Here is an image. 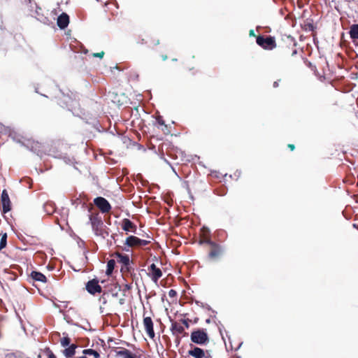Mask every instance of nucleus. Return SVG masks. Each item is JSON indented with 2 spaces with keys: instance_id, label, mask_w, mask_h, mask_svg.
Returning <instances> with one entry per match:
<instances>
[{
  "instance_id": "obj_1",
  "label": "nucleus",
  "mask_w": 358,
  "mask_h": 358,
  "mask_svg": "<svg viewBox=\"0 0 358 358\" xmlns=\"http://www.w3.org/2000/svg\"><path fill=\"white\" fill-rule=\"evenodd\" d=\"M92 229L96 236L105 238L108 233L105 230L103 222L99 213H92L89 216Z\"/></svg>"
},
{
  "instance_id": "obj_2",
  "label": "nucleus",
  "mask_w": 358,
  "mask_h": 358,
  "mask_svg": "<svg viewBox=\"0 0 358 358\" xmlns=\"http://www.w3.org/2000/svg\"><path fill=\"white\" fill-rule=\"evenodd\" d=\"M222 242L213 241L210 243L208 245V255L207 259L210 262H217L219 261L222 256L223 248L222 246Z\"/></svg>"
},
{
  "instance_id": "obj_3",
  "label": "nucleus",
  "mask_w": 358,
  "mask_h": 358,
  "mask_svg": "<svg viewBox=\"0 0 358 358\" xmlns=\"http://www.w3.org/2000/svg\"><path fill=\"white\" fill-rule=\"evenodd\" d=\"M279 48L280 55L285 58L293 57L297 54L296 44L292 40L285 41Z\"/></svg>"
},
{
  "instance_id": "obj_4",
  "label": "nucleus",
  "mask_w": 358,
  "mask_h": 358,
  "mask_svg": "<svg viewBox=\"0 0 358 358\" xmlns=\"http://www.w3.org/2000/svg\"><path fill=\"white\" fill-rule=\"evenodd\" d=\"M257 44L264 50H272L277 46L274 36H264L259 35L257 36Z\"/></svg>"
},
{
  "instance_id": "obj_5",
  "label": "nucleus",
  "mask_w": 358,
  "mask_h": 358,
  "mask_svg": "<svg viewBox=\"0 0 358 358\" xmlns=\"http://www.w3.org/2000/svg\"><path fill=\"white\" fill-rule=\"evenodd\" d=\"M149 243V241L141 239L135 236H129L125 240L123 250L129 251V248L145 246Z\"/></svg>"
},
{
  "instance_id": "obj_6",
  "label": "nucleus",
  "mask_w": 358,
  "mask_h": 358,
  "mask_svg": "<svg viewBox=\"0 0 358 358\" xmlns=\"http://www.w3.org/2000/svg\"><path fill=\"white\" fill-rule=\"evenodd\" d=\"M191 341L194 343L203 345L208 341V336L204 329H198L192 332Z\"/></svg>"
},
{
  "instance_id": "obj_7",
  "label": "nucleus",
  "mask_w": 358,
  "mask_h": 358,
  "mask_svg": "<svg viewBox=\"0 0 358 358\" xmlns=\"http://www.w3.org/2000/svg\"><path fill=\"white\" fill-rule=\"evenodd\" d=\"M94 203L102 213H108L111 210V206L109 202L102 196L95 198Z\"/></svg>"
},
{
  "instance_id": "obj_8",
  "label": "nucleus",
  "mask_w": 358,
  "mask_h": 358,
  "mask_svg": "<svg viewBox=\"0 0 358 358\" xmlns=\"http://www.w3.org/2000/svg\"><path fill=\"white\" fill-rule=\"evenodd\" d=\"M89 199L85 194H79L78 196H76L75 199H71L72 205L76 208H78L79 206H81L83 208H88V210L91 211L92 209V205L90 204L87 206V202Z\"/></svg>"
},
{
  "instance_id": "obj_9",
  "label": "nucleus",
  "mask_w": 358,
  "mask_h": 358,
  "mask_svg": "<svg viewBox=\"0 0 358 358\" xmlns=\"http://www.w3.org/2000/svg\"><path fill=\"white\" fill-rule=\"evenodd\" d=\"M0 206L3 213H6L11 210V202L6 189L2 191L0 199Z\"/></svg>"
},
{
  "instance_id": "obj_10",
  "label": "nucleus",
  "mask_w": 358,
  "mask_h": 358,
  "mask_svg": "<svg viewBox=\"0 0 358 358\" xmlns=\"http://www.w3.org/2000/svg\"><path fill=\"white\" fill-rule=\"evenodd\" d=\"M143 326L145 330L146 331L147 335L152 339H153L155 336L154 327H153V321L152 319L150 316L143 315Z\"/></svg>"
},
{
  "instance_id": "obj_11",
  "label": "nucleus",
  "mask_w": 358,
  "mask_h": 358,
  "mask_svg": "<svg viewBox=\"0 0 358 358\" xmlns=\"http://www.w3.org/2000/svg\"><path fill=\"white\" fill-rule=\"evenodd\" d=\"M148 275L150 277L152 280L155 283L157 282L159 279L162 276V270L157 267V266L153 263L148 266Z\"/></svg>"
},
{
  "instance_id": "obj_12",
  "label": "nucleus",
  "mask_w": 358,
  "mask_h": 358,
  "mask_svg": "<svg viewBox=\"0 0 358 358\" xmlns=\"http://www.w3.org/2000/svg\"><path fill=\"white\" fill-rule=\"evenodd\" d=\"M86 289L90 294L93 295L102 292V288L99 285V280L97 279L89 280L86 284Z\"/></svg>"
},
{
  "instance_id": "obj_13",
  "label": "nucleus",
  "mask_w": 358,
  "mask_h": 358,
  "mask_svg": "<svg viewBox=\"0 0 358 358\" xmlns=\"http://www.w3.org/2000/svg\"><path fill=\"white\" fill-rule=\"evenodd\" d=\"M214 241H212L210 239V230L206 227H203L199 233V244L203 245L206 244L208 245L210 243L213 242Z\"/></svg>"
},
{
  "instance_id": "obj_14",
  "label": "nucleus",
  "mask_w": 358,
  "mask_h": 358,
  "mask_svg": "<svg viewBox=\"0 0 358 358\" xmlns=\"http://www.w3.org/2000/svg\"><path fill=\"white\" fill-rule=\"evenodd\" d=\"M115 357L121 358H139L140 356H137L135 353H133L128 349L124 348H117L115 350Z\"/></svg>"
},
{
  "instance_id": "obj_15",
  "label": "nucleus",
  "mask_w": 358,
  "mask_h": 358,
  "mask_svg": "<svg viewBox=\"0 0 358 358\" xmlns=\"http://www.w3.org/2000/svg\"><path fill=\"white\" fill-rule=\"evenodd\" d=\"M141 44H145L150 48H154L159 44V39L153 34H147L141 39Z\"/></svg>"
},
{
  "instance_id": "obj_16",
  "label": "nucleus",
  "mask_w": 358,
  "mask_h": 358,
  "mask_svg": "<svg viewBox=\"0 0 358 358\" xmlns=\"http://www.w3.org/2000/svg\"><path fill=\"white\" fill-rule=\"evenodd\" d=\"M171 331L172 334L176 336H179L180 335H183L185 336L187 335L186 332H185L184 327L182 326L180 323L177 322H172L171 325Z\"/></svg>"
},
{
  "instance_id": "obj_17",
  "label": "nucleus",
  "mask_w": 358,
  "mask_h": 358,
  "mask_svg": "<svg viewBox=\"0 0 358 358\" xmlns=\"http://www.w3.org/2000/svg\"><path fill=\"white\" fill-rule=\"evenodd\" d=\"M122 229L128 232L136 233L137 231L136 225L132 222L129 219L124 218L122 221Z\"/></svg>"
},
{
  "instance_id": "obj_18",
  "label": "nucleus",
  "mask_w": 358,
  "mask_h": 358,
  "mask_svg": "<svg viewBox=\"0 0 358 358\" xmlns=\"http://www.w3.org/2000/svg\"><path fill=\"white\" fill-rule=\"evenodd\" d=\"M350 37L355 46H358V24H353L348 31Z\"/></svg>"
},
{
  "instance_id": "obj_19",
  "label": "nucleus",
  "mask_w": 358,
  "mask_h": 358,
  "mask_svg": "<svg viewBox=\"0 0 358 358\" xmlns=\"http://www.w3.org/2000/svg\"><path fill=\"white\" fill-rule=\"evenodd\" d=\"M57 24L60 29H64L69 24V16L66 13H62L57 17Z\"/></svg>"
},
{
  "instance_id": "obj_20",
  "label": "nucleus",
  "mask_w": 358,
  "mask_h": 358,
  "mask_svg": "<svg viewBox=\"0 0 358 358\" xmlns=\"http://www.w3.org/2000/svg\"><path fill=\"white\" fill-rule=\"evenodd\" d=\"M29 278L33 281H38L41 282H46L47 278L42 273L33 271L29 275Z\"/></svg>"
},
{
  "instance_id": "obj_21",
  "label": "nucleus",
  "mask_w": 358,
  "mask_h": 358,
  "mask_svg": "<svg viewBox=\"0 0 358 358\" xmlns=\"http://www.w3.org/2000/svg\"><path fill=\"white\" fill-rule=\"evenodd\" d=\"M112 257H115L117 259V262L119 263L122 264L124 266H128L129 264V257L127 255H122L118 252H115L111 255Z\"/></svg>"
},
{
  "instance_id": "obj_22",
  "label": "nucleus",
  "mask_w": 358,
  "mask_h": 358,
  "mask_svg": "<svg viewBox=\"0 0 358 358\" xmlns=\"http://www.w3.org/2000/svg\"><path fill=\"white\" fill-rule=\"evenodd\" d=\"M78 348L76 344H71L68 348L63 350V354L66 358H71L76 354V350Z\"/></svg>"
},
{
  "instance_id": "obj_23",
  "label": "nucleus",
  "mask_w": 358,
  "mask_h": 358,
  "mask_svg": "<svg viewBox=\"0 0 358 358\" xmlns=\"http://www.w3.org/2000/svg\"><path fill=\"white\" fill-rule=\"evenodd\" d=\"M188 353L195 358H202L205 355L204 351L198 347H194Z\"/></svg>"
},
{
  "instance_id": "obj_24",
  "label": "nucleus",
  "mask_w": 358,
  "mask_h": 358,
  "mask_svg": "<svg viewBox=\"0 0 358 358\" xmlns=\"http://www.w3.org/2000/svg\"><path fill=\"white\" fill-rule=\"evenodd\" d=\"M131 118L132 119L131 122L134 127L142 128L143 126V120L137 116V114L131 115Z\"/></svg>"
},
{
  "instance_id": "obj_25",
  "label": "nucleus",
  "mask_w": 358,
  "mask_h": 358,
  "mask_svg": "<svg viewBox=\"0 0 358 358\" xmlns=\"http://www.w3.org/2000/svg\"><path fill=\"white\" fill-rule=\"evenodd\" d=\"M43 208L48 215H52L56 209L55 203L51 201H48L44 204Z\"/></svg>"
},
{
  "instance_id": "obj_26",
  "label": "nucleus",
  "mask_w": 358,
  "mask_h": 358,
  "mask_svg": "<svg viewBox=\"0 0 358 358\" xmlns=\"http://www.w3.org/2000/svg\"><path fill=\"white\" fill-rule=\"evenodd\" d=\"M115 266V261L114 259H110L107 262V268L106 273L108 275H110L114 270Z\"/></svg>"
},
{
  "instance_id": "obj_27",
  "label": "nucleus",
  "mask_w": 358,
  "mask_h": 358,
  "mask_svg": "<svg viewBox=\"0 0 358 358\" xmlns=\"http://www.w3.org/2000/svg\"><path fill=\"white\" fill-rule=\"evenodd\" d=\"M7 245V234L4 233L1 234L0 238V251L5 248Z\"/></svg>"
},
{
  "instance_id": "obj_28",
  "label": "nucleus",
  "mask_w": 358,
  "mask_h": 358,
  "mask_svg": "<svg viewBox=\"0 0 358 358\" xmlns=\"http://www.w3.org/2000/svg\"><path fill=\"white\" fill-rule=\"evenodd\" d=\"M84 355H93L94 358H99L100 357L99 353L92 349H85L83 351Z\"/></svg>"
},
{
  "instance_id": "obj_29",
  "label": "nucleus",
  "mask_w": 358,
  "mask_h": 358,
  "mask_svg": "<svg viewBox=\"0 0 358 358\" xmlns=\"http://www.w3.org/2000/svg\"><path fill=\"white\" fill-rule=\"evenodd\" d=\"M60 343L63 347L69 346L71 343V338L68 336L63 337L60 339Z\"/></svg>"
},
{
  "instance_id": "obj_30",
  "label": "nucleus",
  "mask_w": 358,
  "mask_h": 358,
  "mask_svg": "<svg viewBox=\"0 0 358 358\" xmlns=\"http://www.w3.org/2000/svg\"><path fill=\"white\" fill-rule=\"evenodd\" d=\"M43 352L47 355L48 358H57L50 348H45Z\"/></svg>"
},
{
  "instance_id": "obj_31",
  "label": "nucleus",
  "mask_w": 358,
  "mask_h": 358,
  "mask_svg": "<svg viewBox=\"0 0 358 358\" xmlns=\"http://www.w3.org/2000/svg\"><path fill=\"white\" fill-rule=\"evenodd\" d=\"M165 124L164 120L162 117H158L156 120L157 128L159 129L160 127H162Z\"/></svg>"
},
{
  "instance_id": "obj_32",
  "label": "nucleus",
  "mask_w": 358,
  "mask_h": 358,
  "mask_svg": "<svg viewBox=\"0 0 358 358\" xmlns=\"http://www.w3.org/2000/svg\"><path fill=\"white\" fill-rule=\"evenodd\" d=\"M159 129L161 130L162 133L165 135H168L170 134V131L168 129L167 125L165 124L162 127H160Z\"/></svg>"
},
{
  "instance_id": "obj_33",
  "label": "nucleus",
  "mask_w": 358,
  "mask_h": 358,
  "mask_svg": "<svg viewBox=\"0 0 358 358\" xmlns=\"http://www.w3.org/2000/svg\"><path fill=\"white\" fill-rule=\"evenodd\" d=\"M180 322L184 324V326L188 329L189 327V322H190V320L189 319H181L180 320Z\"/></svg>"
},
{
  "instance_id": "obj_34",
  "label": "nucleus",
  "mask_w": 358,
  "mask_h": 358,
  "mask_svg": "<svg viewBox=\"0 0 358 358\" xmlns=\"http://www.w3.org/2000/svg\"><path fill=\"white\" fill-rule=\"evenodd\" d=\"M177 296V292L174 289H170L169 291V296L170 298H175Z\"/></svg>"
},
{
  "instance_id": "obj_35",
  "label": "nucleus",
  "mask_w": 358,
  "mask_h": 358,
  "mask_svg": "<svg viewBox=\"0 0 358 358\" xmlns=\"http://www.w3.org/2000/svg\"><path fill=\"white\" fill-rule=\"evenodd\" d=\"M104 54H105V53H104V52H103V51H101V52H100L94 53V54H93V56H94V57H99V58H102V57H103Z\"/></svg>"
},
{
  "instance_id": "obj_36",
  "label": "nucleus",
  "mask_w": 358,
  "mask_h": 358,
  "mask_svg": "<svg viewBox=\"0 0 358 358\" xmlns=\"http://www.w3.org/2000/svg\"><path fill=\"white\" fill-rule=\"evenodd\" d=\"M249 36H250V37H255L256 38H257V36H256V34H255V31H254L253 29H250V30L249 31Z\"/></svg>"
},
{
  "instance_id": "obj_37",
  "label": "nucleus",
  "mask_w": 358,
  "mask_h": 358,
  "mask_svg": "<svg viewBox=\"0 0 358 358\" xmlns=\"http://www.w3.org/2000/svg\"><path fill=\"white\" fill-rule=\"evenodd\" d=\"M241 345V343H239L236 347H234L232 345H230L231 350H238L240 348Z\"/></svg>"
},
{
  "instance_id": "obj_38",
  "label": "nucleus",
  "mask_w": 358,
  "mask_h": 358,
  "mask_svg": "<svg viewBox=\"0 0 358 358\" xmlns=\"http://www.w3.org/2000/svg\"><path fill=\"white\" fill-rule=\"evenodd\" d=\"M280 80H281L280 79V80H277V81H275V82L273 83V87H275H275H278L279 86V82H280Z\"/></svg>"
},
{
  "instance_id": "obj_39",
  "label": "nucleus",
  "mask_w": 358,
  "mask_h": 358,
  "mask_svg": "<svg viewBox=\"0 0 358 358\" xmlns=\"http://www.w3.org/2000/svg\"><path fill=\"white\" fill-rule=\"evenodd\" d=\"M287 147L292 150L293 151L294 149H295V146L294 144H288Z\"/></svg>"
},
{
  "instance_id": "obj_40",
  "label": "nucleus",
  "mask_w": 358,
  "mask_h": 358,
  "mask_svg": "<svg viewBox=\"0 0 358 358\" xmlns=\"http://www.w3.org/2000/svg\"><path fill=\"white\" fill-rule=\"evenodd\" d=\"M124 301H125V300H124V299H123V298H122V299H119V303H120V305L124 304Z\"/></svg>"
},
{
  "instance_id": "obj_41",
  "label": "nucleus",
  "mask_w": 358,
  "mask_h": 358,
  "mask_svg": "<svg viewBox=\"0 0 358 358\" xmlns=\"http://www.w3.org/2000/svg\"><path fill=\"white\" fill-rule=\"evenodd\" d=\"M163 60H166L167 59V56H162Z\"/></svg>"
},
{
  "instance_id": "obj_42",
  "label": "nucleus",
  "mask_w": 358,
  "mask_h": 358,
  "mask_svg": "<svg viewBox=\"0 0 358 358\" xmlns=\"http://www.w3.org/2000/svg\"><path fill=\"white\" fill-rule=\"evenodd\" d=\"M220 334H221V336H222V338H224V336H222V330H221V329H220Z\"/></svg>"
},
{
  "instance_id": "obj_43",
  "label": "nucleus",
  "mask_w": 358,
  "mask_h": 358,
  "mask_svg": "<svg viewBox=\"0 0 358 358\" xmlns=\"http://www.w3.org/2000/svg\"><path fill=\"white\" fill-rule=\"evenodd\" d=\"M36 145L38 146V148L40 147V144L38 143H36Z\"/></svg>"
},
{
  "instance_id": "obj_44",
  "label": "nucleus",
  "mask_w": 358,
  "mask_h": 358,
  "mask_svg": "<svg viewBox=\"0 0 358 358\" xmlns=\"http://www.w3.org/2000/svg\"><path fill=\"white\" fill-rule=\"evenodd\" d=\"M78 358H87V357H85V356H82V357H78Z\"/></svg>"
}]
</instances>
